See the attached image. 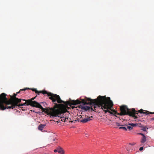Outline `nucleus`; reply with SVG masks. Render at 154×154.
<instances>
[{
    "mask_svg": "<svg viewBox=\"0 0 154 154\" xmlns=\"http://www.w3.org/2000/svg\"><path fill=\"white\" fill-rule=\"evenodd\" d=\"M16 95L17 94H14L15 98L14 100H8L6 97V94L4 93L1 94L0 95V110H4L6 109H13L17 106L21 108L22 106L29 105L42 109V106L37 102L18 99L16 97Z\"/></svg>",
    "mask_w": 154,
    "mask_h": 154,
    "instance_id": "obj_1",
    "label": "nucleus"
},
{
    "mask_svg": "<svg viewBox=\"0 0 154 154\" xmlns=\"http://www.w3.org/2000/svg\"><path fill=\"white\" fill-rule=\"evenodd\" d=\"M94 100L95 102H92L91 105L94 106L95 110H96L97 108L101 107L105 112H110V109L112 107L113 103L109 97L107 98L105 96L100 95L97 97V99Z\"/></svg>",
    "mask_w": 154,
    "mask_h": 154,
    "instance_id": "obj_2",
    "label": "nucleus"
},
{
    "mask_svg": "<svg viewBox=\"0 0 154 154\" xmlns=\"http://www.w3.org/2000/svg\"><path fill=\"white\" fill-rule=\"evenodd\" d=\"M32 90V91H35L36 93L39 92L35 89L33 88ZM39 93H42L44 95L47 94V96L49 97V99L51 100L52 102L54 104H57V103H66V102L61 100L60 97L57 94H53L51 93L45 91H41L39 92Z\"/></svg>",
    "mask_w": 154,
    "mask_h": 154,
    "instance_id": "obj_3",
    "label": "nucleus"
},
{
    "mask_svg": "<svg viewBox=\"0 0 154 154\" xmlns=\"http://www.w3.org/2000/svg\"><path fill=\"white\" fill-rule=\"evenodd\" d=\"M71 101V104L72 105H76L78 104H81L80 106V108H81L82 110L84 111H87L88 110H89L91 109L92 110H93V109L92 107V106H91V107L89 106H87L86 105V104H87V103L85 101L82 102L79 100H71V99L70 100Z\"/></svg>",
    "mask_w": 154,
    "mask_h": 154,
    "instance_id": "obj_4",
    "label": "nucleus"
},
{
    "mask_svg": "<svg viewBox=\"0 0 154 154\" xmlns=\"http://www.w3.org/2000/svg\"><path fill=\"white\" fill-rule=\"evenodd\" d=\"M121 115H129V116L134 117L135 114L137 113L135 112V111L134 109H133L130 110L126 106H123L120 107Z\"/></svg>",
    "mask_w": 154,
    "mask_h": 154,
    "instance_id": "obj_5",
    "label": "nucleus"
},
{
    "mask_svg": "<svg viewBox=\"0 0 154 154\" xmlns=\"http://www.w3.org/2000/svg\"><path fill=\"white\" fill-rule=\"evenodd\" d=\"M68 113H69L68 112L60 113L58 110L54 109L52 111L49 113L48 115L51 118L58 117L61 118L66 116Z\"/></svg>",
    "mask_w": 154,
    "mask_h": 154,
    "instance_id": "obj_6",
    "label": "nucleus"
},
{
    "mask_svg": "<svg viewBox=\"0 0 154 154\" xmlns=\"http://www.w3.org/2000/svg\"><path fill=\"white\" fill-rule=\"evenodd\" d=\"M91 119L89 117H87V118H84L80 120V122L83 123H85L91 120Z\"/></svg>",
    "mask_w": 154,
    "mask_h": 154,
    "instance_id": "obj_7",
    "label": "nucleus"
},
{
    "mask_svg": "<svg viewBox=\"0 0 154 154\" xmlns=\"http://www.w3.org/2000/svg\"><path fill=\"white\" fill-rule=\"evenodd\" d=\"M143 110L142 109H141L138 110V112L141 113H143L146 115H149V114H154V112H149L148 111H146L145 112H143Z\"/></svg>",
    "mask_w": 154,
    "mask_h": 154,
    "instance_id": "obj_8",
    "label": "nucleus"
},
{
    "mask_svg": "<svg viewBox=\"0 0 154 154\" xmlns=\"http://www.w3.org/2000/svg\"><path fill=\"white\" fill-rule=\"evenodd\" d=\"M46 125V124H44L39 125L38 127V129L40 131H42Z\"/></svg>",
    "mask_w": 154,
    "mask_h": 154,
    "instance_id": "obj_9",
    "label": "nucleus"
},
{
    "mask_svg": "<svg viewBox=\"0 0 154 154\" xmlns=\"http://www.w3.org/2000/svg\"><path fill=\"white\" fill-rule=\"evenodd\" d=\"M69 113H68V114H67L66 116L64 117H63L62 118H60L61 119V120L62 122H65L66 121V120H68V118L69 117Z\"/></svg>",
    "mask_w": 154,
    "mask_h": 154,
    "instance_id": "obj_10",
    "label": "nucleus"
},
{
    "mask_svg": "<svg viewBox=\"0 0 154 154\" xmlns=\"http://www.w3.org/2000/svg\"><path fill=\"white\" fill-rule=\"evenodd\" d=\"M58 152L60 154H64V152L63 149L61 147H59L58 148Z\"/></svg>",
    "mask_w": 154,
    "mask_h": 154,
    "instance_id": "obj_11",
    "label": "nucleus"
},
{
    "mask_svg": "<svg viewBox=\"0 0 154 154\" xmlns=\"http://www.w3.org/2000/svg\"><path fill=\"white\" fill-rule=\"evenodd\" d=\"M146 137L145 136H144L142 138L141 140V142L142 143H145L146 141Z\"/></svg>",
    "mask_w": 154,
    "mask_h": 154,
    "instance_id": "obj_12",
    "label": "nucleus"
},
{
    "mask_svg": "<svg viewBox=\"0 0 154 154\" xmlns=\"http://www.w3.org/2000/svg\"><path fill=\"white\" fill-rule=\"evenodd\" d=\"M125 125L126 126H127L126 125H122V126L120 127H119V129H123L126 131H127V128L123 126H125Z\"/></svg>",
    "mask_w": 154,
    "mask_h": 154,
    "instance_id": "obj_13",
    "label": "nucleus"
},
{
    "mask_svg": "<svg viewBox=\"0 0 154 154\" xmlns=\"http://www.w3.org/2000/svg\"><path fill=\"white\" fill-rule=\"evenodd\" d=\"M128 125H131L132 127H135L137 125V124L136 123H130L128 124Z\"/></svg>",
    "mask_w": 154,
    "mask_h": 154,
    "instance_id": "obj_14",
    "label": "nucleus"
},
{
    "mask_svg": "<svg viewBox=\"0 0 154 154\" xmlns=\"http://www.w3.org/2000/svg\"><path fill=\"white\" fill-rule=\"evenodd\" d=\"M126 128L127 129H128L129 131H130L132 129H133L132 127L129 126H127Z\"/></svg>",
    "mask_w": 154,
    "mask_h": 154,
    "instance_id": "obj_15",
    "label": "nucleus"
},
{
    "mask_svg": "<svg viewBox=\"0 0 154 154\" xmlns=\"http://www.w3.org/2000/svg\"><path fill=\"white\" fill-rule=\"evenodd\" d=\"M142 129L144 131H146V127H143L142 128Z\"/></svg>",
    "mask_w": 154,
    "mask_h": 154,
    "instance_id": "obj_16",
    "label": "nucleus"
},
{
    "mask_svg": "<svg viewBox=\"0 0 154 154\" xmlns=\"http://www.w3.org/2000/svg\"><path fill=\"white\" fill-rule=\"evenodd\" d=\"M26 88H25V89H20V90L19 92H17V94L19 93L20 92V91H24L25 90H26Z\"/></svg>",
    "mask_w": 154,
    "mask_h": 154,
    "instance_id": "obj_17",
    "label": "nucleus"
},
{
    "mask_svg": "<svg viewBox=\"0 0 154 154\" xmlns=\"http://www.w3.org/2000/svg\"><path fill=\"white\" fill-rule=\"evenodd\" d=\"M116 125H117V126H121V125H120L119 123L118 122H116Z\"/></svg>",
    "mask_w": 154,
    "mask_h": 154,
    "instance_id": "obj_18",
    "label": "nucleus"
},
{
    "mask_svg": "<svg viewBox=\"0 0 154 154\" xmlns=\"http://www.w3.org/2000/svg\"><path fill=\"white\" fill-rule=\"evenodd\" d=\"M135 143H129V144L131 146H133L135 145Z\"/></svg>",
    "mask_w": 154,
    "mask_h": 154,
    "instance_id": "obj_19",
    "label": "nucleus"
},
{
    "mask_svg": "<svg viewBox=\"0 0 154 154\" xmlns=\"http://www.w3.org/2000/svg\"><path fill=\"white\" fill-rule=\"evenodd\" d=\"M143 149V147H140V148L139 150L140 151H142V150Z\"/></svg>",
    "mask_w": 154,
    "mask_h": 154,
    "instance_id": "obj_20",
    "label": "nucleus"
},
{
    "mask_svg": "<svg viewBox=\"0 0 154 154\" xmlns=\"http://www.w3.org/2000/svg\"><path fill=\"white\" fill-rule=\"evenodd\" d=\"M139 134L143 136V137H144V136H145V135L142 133H139Z\"/></svg>",
    "mask_w": 154,
    "mask_h": 154,
    "instance_id": "obj_21",
    "label": "nucleus"
},
{
    "mask_svg": "<svg viewBox=\"0 0 154 154\" xmlns=\"http://www.w3.org/2000/svg\"><path fill=\"white\" fill-rule=\"evenodd\" d=\"M58 152V149H54V152Z\"/></svg>",
    "mask_w": 154,
    "mask_h": 154,
    "instance_id": "obj_22",
    "label": "nucleus"
},
{
    "mask_svg": "<svg viewBox=\"0 0 154 154\" xmlns=\"http://www.w3.org/2000/svg\"><path fill=\"white\" fill-rule=\"evenodd\" d=\"M30 111H31L32 112H35V113H37V112H35L34 110H30Z\"/></svg>",
    "mask_w": 154,
    "mask_h": 154,
    "instance_id": "obj_23",
    "label": "nucleus"
},
{
    "mask_svg": "<svg viewBox=\"0 0 154 154\" xmlns=\"http://www.w3.org/2000/svg\"><path fill=\"white\" fill-rule=\"evenodd\" d=\"M21 109H22V110L24 111L26 110V109H24L22 108Z\"/></svg>",
    "mask_w": 154,
    "mask_h": 154,
    "instance_id": "obj_24",
    "label": "nucleus"
},
{
    "mask_svg": "<svg viewBox=\"0 0 154 154\" xmlns=\"http://www.w3.org/2000/svg\"><path fill=\"white\" fill-rule=\"evenodd\" d=\"M88 99H89V100H89V101H91V100H92V99H91L89 98Z\"/></svg>",
    "mask_w": 154,
    "mask_h": 154,
    "instance_id": "obj_25",
    "label": "nucleus"
},
{
    "mask_svg": "<svg viewBox=\"0 0 154 154\" xmlns=\"http://www.w3.org/2000/svg\"><path fill=\"white\" fill-rule=\"evenodd\" d=\"M56 140V139L55 138H54L53 139V141H54L55 140Z\"/></svg>",
    "mask_w": 154,
    "mask_h": 154,
    "instance_id": "obj_26",
    "label": "nucleus"
},
{
    "mask_svg": "<svg viewBox=\"0 0 154 154\" xmlns=\"http://www.w3.org/2000/svg\"><path fill=\"white\" fill-rule=\"evenodd\" d=\"M151 120H154V118H153Z\"/></svg>",
    "mask_w": 154,
    "mask_h": 154,
    "instance_id": "obj_27",
    "label": "nucleus"
},
{
    "mask_svg": "<svg viewBox=\"0 0 154 154\" xmlns=\"http://www.w3.org/2000/svg\"><path fill=\"white\" fill-rule=\"evenodd\" d=\"M34 98H33L32 99V100H34Z\"/></svg>",
    "mask_w": 154,
    "mask_h": 154,
    "instance_id": "obj_28",
    "label": "nucleus"
}]
</instances>
